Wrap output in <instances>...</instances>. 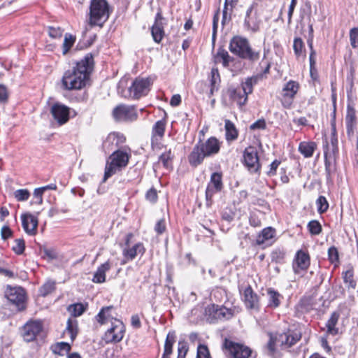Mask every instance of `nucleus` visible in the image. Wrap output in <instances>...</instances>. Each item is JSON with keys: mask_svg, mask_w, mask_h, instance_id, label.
<instances>
[{"mask_svg": "<svg viewBox=\"0 0 358 358\" xmlns=\"http://www.w3.org/2000/svg\"><path fill=\"white\" fill-rule=\"evenodd\" d=\"M244 162L248 170L251 172H257L259 168V157L257 149L250 146L246 148L244 154Z\"/></svg>", "mask_w": 358, "mask_h": 358, "instance_id": "obj_15", "label": "nucleus"}, {"mask_svg": "<svg viewBox=\"0 0 358 358\" xmlns=\"http://www.w3.org/2000/svg\"><path fill=\"white\" fill-rule=\"evenodd\" d=\"M155 230L157 234H162L165 231L166 222L164 219H161L157 222L155 227Z\"/></svg>", "mask_w": 358, "mask_h": 358, "instance_id": "obj_58", "label": "nucleus"}, {"mask_svg": "<svg viewBox=\"0 0 358 358\" xmlns=\"http://www.w3.org/2000/svg\"><path fill=\"white\" fill-rule=\"evenodd\" d=\"M33 194L34 197L36 199L35 203L38 204H42L43 193L40 190V189L36 188L34 191Z\"/></svg>", "mask_w": 358, "mask_h": 358, "instance_id": "obj_62", "label": "nucleus"}, {"mask_svg": "<svg viewBox=\"0 0 358 358\" xmlns=\"http://www.w3.org/2000/svg\"><path fill=\"white\" fill-rule=\"evenodd\" d=\"M324 145V165L327 178H330L334 171V166L338 157V138L335 133H332L330 142L326 141Z\"/></svg>", "mask_w": 358, "mask_h": 358, "instance_id": "obj_5", "label": "nucleus"}, {"mask_svg": "<svg viewBox=\"0 0 358 358\" xmlns=\"http://www.w3.org/2000/svg\"><path fill=\"white\" fill-rule=\"evenodd\" d=\"M151 81L149 78H137L129 87L125 97L138 99L141 96L147 95L150 91Z\"/></svg>", "mask_w": 358, "mask_h": 358, "instance_id": "obj_7", "label": "nucleus"}, {"mask_svg": "<svg viewBox=\"0 0 358 358\" xmlns=\"http://www.w3.org/2000/svg\"><path fill=\"white\" fill-rule=\"evenodd\" d=\"M258 76H252L248 78L246 80L242 83V87H240L246 94L248 96L249 94L252 92L253 85H256L259 80Z\"/></svg>", "mask_w": 358, "mask_h": 358, "instance_id": "obj_33", "label": "nucleus"}, {"mask_svg": "<svg viewBox=\"0 0 358 358\" xmlns=\"http://www.w3.org/2000/svg\"><path fill=\"white\" fill-rule=\"evenodd\" d=\"M304 44L301 38H295L294 40L293 49L296 57L301 56L303 52Z\"/></svg>", "mask_w": 358, "mask_h": 358, "instance_id": "obj_46", "label": "nucleus"}, {"mask_svg": "<svg viewBox=\"0 0 358 358\" xmlns=\"http://www.w3.org/2000/svg\"><path fill=\"white\" fill-rule=\"evenodd\" d=\"M25 249V243L22 238H17L14 241V244L12 247L13 251L16 255H22Z\"/></svg>", "mask_w": 358, "mask_h": 358, "instance_id": "obj_40", "label": "nucleus"}, {"mask_svg": "<svg viewBox=\"0 0 358 358\" xmlns=\"http://www.w3.org/2000/svg\"><path fill=\"white\" fill-rule=\"evenodd\" d=\"M225 136L227 141H232L237 138L238 131L234 124L229 120H226L224 122Z\"/></svg>", "mask_w": 358, "mask_h": 358, "instance_id": "obj_31", "label": "nucleus"}, {"mask_svg": "<svg viewBox=\"0 0 358 358\" xmlns=\"http://www.w3.org/2000/svg\"><path fill=\"white\" fill-rule=\"evenodd\" d=\"M145 198L148 201L152 203H155L157 200V193L156 189L154 188L150 189L145 194Z\"/></svg>", "mask_w": 358, "mask_h": 358, "instance_id": "obj_56", "label": "nucleus"}, {"mask_svg": "<svg viewBox=\"0 0 358 358\" xmlns=\"http://www.w3.org/2000/svg\"><path fill=\"white\" fill-rule=\"evenodd\" d=\"M301 338L300 333H292V334H281L279 335L278 341L281 343L282 345H285L288 347H290L295 344Z\"/></svg>", "mask_w": 358, "mask_h": 358, "instance_id": "obj_25", "label": "nucleus"}, {"mask_svg": "<svg viewBox=\"0 0 358 358\" xmlns=\"http://www.w3.org/2000/svg\"><path fill=\"white\" fill-rule=\"evenodd\" d=\"M219 20V10L214 15L213 20V38H215L217 29V24Z\"/></svg>", "mask_w": 358, "mask_h": 358, "instance_id": "obj_61", "label": "nucleus"}, {"mask_svg": "<svg viewBox=\"0 0 358 358\" xmlns=\"http://www.w3.org/2000/svg\"><path fill=\"white\" fill-rule=\"evenodd\" d=\"M309 231L313 235H318L322 231V226L317 220H312L308 224Z\"/></svg>", "mask_w": 358, "mask_h": 358, "instance_id": "obj_44", "label": "nucleus"}, {"mask_svg": "<svg viewBox=\"0 0 358 358\" xmlns=\"http://www.w3.org/2000/svg\"><path fill=\"white\" fill-rule=\"evenodd\" d=\"M43 325L40 321L31 320L23 327L22 335L24 341L30 342L34 341L36 336L42 331Z\"/></svg>", "mask_w": 358, "mask_h": 358, "instance_id": "obj_13", "label": "nucleus"}, {"mask_svg": "<svg viewBox=\"0 0 358 358\" xmlns=\"http://www.w3.org/2000/svg\"><path fill=\"white\" fill-rule=\"evenodd\" d=\"M278 341V338H274L272 335L270 336V339H269V341L267 344V349L268 350V351L270 352V353H273L274 351H275V341Z\"/></svg>", "mask_w": 358, "mask_h": 358, "instance_id": "obj_63", "label": "nucleus"}, {"mask_svg": "<svg viewBox=\"0 0 358 358\" xmlns=\"http://www.w3.org/2000/svg\"><path fill=\"white\" fill-rule=\"evenodd\" d=\"M66 331L70 335L72 341L75 339L78 334L77 321L69 319L67 321Z\"/></svg>", "mask_w": 358, "mask_h": 358, "instance_id": "obj_37", "label": "nucleus"}, {"mask_svg": "<svg viewBox=\"0 0 358 358\" xmlns=\"http://www.w3.org/2000/svg\"><path fill=\"white\" fill-rule=\"evenodd\" d=\"M280 164V162L279 160H274L271 164L269 170L267 171V175L269 176H275L276 173V170L279 165Z\"/></svg>", "mask_w": 358, "mask_h": 358, "instance_id": "obj_59", "label": "nucleus"}, {"mask_svg": "<svg viewBox=\"0 0 358 358\" xmlns=\"http://www.w3.org/2000/svg\"><path fill=\"white\" fill-rule=\"evenodd\" d=\"M43 252L50 259H55L57 257V252L52 249H45Z\"/></svg>", "mask_w": 358, "mask_h": 358, "instance_id": "obj_64", "label": "nucleus"}, {"mask_svg": "<svg viewBox=\"0 0 358 358\" xmlns=\"http://www.w3.org/2000/svg\"><path fill=\"white\" fill-rule=\"evenodd\" d=\"M145 252V248L143 245L141 243H136L132 248L129 249H124L123 255L125 257L129 259H134L138 255H143Z\"/></svg>", "mask_w": 358, "mask_h": 358, "instance_id": "obj_30", "label": "nucleus"}, {"mask_svg": "<svg viewBox=\"0 0 358 358\" xmlns=\"http://www.w3.org/2000/svg\"><path fill=\"white\" fill-rule=\"evenodd\" d=\"M196 358H211L207 346L204 345L198 346Z\"/></svg>", "mask_w": 358, "mask_h": 358, "instance_id": "obj_52", "label": "nucleus"}, {"mask_svg": "<svg viewBox=\"0 0 358 358\" xmlns=\"http://www.w3.org/2000/svg\"><path fill=\"white\" fill-rule=\"evenodd\" d=\"M329 259L331 262L334 263L338 260V252L335 247H331L328 250Z\"/></svg>", "mask_w": 358, "mask_h": 358, "instance_id": "obj_57", "label": "nucleus"}, {"mask_svg": "<svg viewBox=\"0 0 358 358\" xmlns=\"http://www.w3.org/2000/svg\"><path fill=\"white\" fill-rule=\"evenodd\" d=\"M173 155L171 153V150L162 153L159 157V161L162 162L164 166L169 168L170 166V161L173 159Z\"/></svg>", "mask_w": 358, "mask_h": 358, "instance_id": "obj_45", "label": "nucleus"}, {"mask_svg": "<svg viewBox=\"0 0 358 358\" xmlns=\"http://www.w3.org/2000/svg\"><path fill=\"white\" fill-rule=\"evenodd\" d=\"M257 3L254 2L251 4L246 12L245 24L253 32L259 29L260 24V18L257 10Z\"/></svg>", "mask_w": 358, "mask_h": 358, "instance_id": "obj_16", "label": "nucleus"}, {"mask_svg": "<svg viewBox=\"0 0 358 358\" xmlns=\"http://www.w3.org/2000/svg\"><path fill=\"white\" fill-rule=\"evenodd\" d=\"M115 140H117V143L119 141L123 142L124 141V138L116 133L110 134L106 140L103 142V147H107L108 143H113Z\"/></svg>", "mask_w": 358, "mask_h": 358, "instance_id": "obj_50", "label": "nucleus"}, {"mask_svg": "<svg viewBox=\"0 0 358 358\" xmlns=\"http://www.w3.org/2000/svg\"><path fill=\"white\" fill-rule=\"evenodd\" d=\"M206 313H209L210 314L213 313V318L220 320L229 319L232 316L231 311L229 309L226 308L225 307H215L214 305L208 306L206 308Z\"/></svg>", "mask_w": 358, "mask_h": 358, "instance_id": "obj_23", "label": "nucleus"}, {"mask_svg": "<svg viewBox=\"0 0 358 358\" xmlns=\"http://www.w3.org/2000/svg\"><path fill=\"white\" fill-rule=\"evenodd\" d=\"M90 23L91 25H100L108 16V6L105 0H92L90 5Z\"/></svg>", "mask_w": 358, "mask_h": 358, "instance_id": "obj_6", "label": "nucleus"}, {"mask_svg": "<svg viewBox=\"0 0 358 358\" xmlns=\"http://www.w3.org/2000/svg\"><path fill=\"white\" fill-rule=\"evenodd\" d=\"M266 128V122L264 120H258L250 125V129H264Z\"/></svg>", "mask_w": 358, "mask_h": 358, "instance_id": "obj_60", "label": "nucleus"}, {"mask_svg": "<svg viewBox=\"0 0 358 358\" xmlns=\"http://www.w3.org/2000/svg\"><path fill=\"white\" fill-rule=\"evenodd\" d=\"M244 302L247 308L250 309H258L259 308V297L256 293H255L251 287H248L245 289L244 293Z\"/></svg>", "mask_w": 358, "mask_h": 358, "instance_id": "obj_22", "label": "nucleus"}, {"mask_svg": "<svg viewBox=\"0 0 358 358\" xmlns=\"http://www.w3.org/2000/svg\"><path fill=\"white\" fill-rule=\"evenodd\" d=\"M93 66V57L87 54L72 69L66 71L62 79L64 90H80L85 86Z\"/></svg>", "mask_w": 358, "mask_h": 358, "instance_id": "obj_1", "label": "nucleus"}, {"mask_svg": "<svg viewBox=\"0 0 358 358\" xmlns=\"http://www.w3.org/2000/svg\"><path fill=\"white\" fill-rule=\"evenodd\" d=\"M76 41V37L70 34H66L62 45L63 55H66Z\"/></svg>", "mask_w": 358, "mask_h": 358, "instance_id": "obj_36", "label": "nucleus"}, {"mask_svg": "<svg viewBox=\"0 0 358 358\" xmlns=\"http://www.w3.org/2000/svg\"><path fill=\"white\" fill-rule=\"evenodd\" d=\"M217 58L222 59V64L224 66H227L229 63L231 61V57L228 52L224 49H220L217 54Z\"/></svg>", "mask_w": 358, "mask_h": 358, "instance_id": "obj_48", "label": "nucleus"}, {"mask_svg": "<svg viewBox=\"0 0 358 358\" xmlns=\"http://www.w3.org/2000/svg\"><path fill=\"white\" fill-rule=\"evenodd\" d=\"M113 309L112 306L103 307L96 316V320L101 324H106L108 322H114L115 319L110 312Z\"/></svg>", "mask_w": 358, "mask_h": 358, "instance_id": "obj_28", "label": "nucleus"}, {"mask_svg": "<svg viewBox=\"0 0 358 358\" xmlns=\"http://www.w3.org/2000/svg\"><path fill=\"white\" fill-rule=\"evenodd\" d=\"M227 94L231 101L236 102L240 107L244 106L248 100V95L240 87H230L227 90Z\"/></svg>", "mask_w": 358, "mask_h": 358, "instance_id": "obj_21", "label": "nucleus"}, {"mask_svg": "<svg viewBox=\"0 0 358 358\" xmlns=\"http://www.w3.org/2000/svg\"><path fill=\"white\" fill-rule=\"evenodd\" d=\"M13 236V231L7 226H3L1 229V237L3 241H6Z\"/></svg>", "mask_w": 358, "mask_h": 358, "instance_id": "obj_55", "label": "nucleus"}, {"mask_svg": "<svg viewBox=\"0 0 358 358\" xmlns=\"http://www.w3.org/2000/svg\"><path fill=\"white\" fill-rule=\"evenodd\" d=\"M268 297V306L277 308L280 303L281 295L274 289L270 288L267 290Z\"/></svg>", "mask_w": 358, "mask_h": 358, "instance_id": "obj_32", "label": "nucleus"}, {"mask_svg": "<svg viewBox=\"0 0 358 358\" xmlns=\"http://www.w3.org/2000/svg\"><path fill=\"white\" fill-rule=\"evenodd\" d=\"M50 112L59 125H62L69 121L70 108L66 106L56 103L52 106Z\"/></svg>", "mask_w": 358, "mask_h": 358, "instance_id": "obj_17", "label": "nucleus"}, {"mask_svg": "<svg viewBox=\"0 0 358 358\" xmlns=\"http://www.w3.org/2000/svg\"><path fill=\"white\" fill-rule=\"evenodd\" d=\"M350 45L353 48L358 47V27H354L350 31Z\"/></svg>", "mask_w": 358, "mask_h": 358, "instance_id": "obj_49", "label": "nucleus"}, {"mask_svg": "<svg viewBox=\"0 0 358 358\" xmlns=\"http://www.w3.org/2000/svg\"><path fill=\"white\" fill-rule=\"evenodd\" d=\"M316 148V144L314 142L303 141L299 143V151L304 157H311Z\"/></svg>", "mask_w": 358, "mask_h": 358, "instance_id": "obj_29", "label": "nucleus"}, {"mask_svg": "<svg viewBox=\"0 0 358 358\" xmlns=\"http://www.w3.org/2000/svg\"><path fill=\"white\" fill-rule=\"evenodd\" d=\"M174 337L169 334L166 336V339L164 345V352L162 358H169V356L172 353V348L174 343Z\"/></svg>", "mask_w": 358, "mask_h": 358, "instance_id": "obj_35", "label": "nucleus"}, {"mask_svg": "<svg viewBox=\"0 0 358 358\" xmlns=\"http://www.w3.org/2000/svg\"><path fill=\"white\" fill-rule=\"evenodd\" d=\"M14 196L17 201H25L29 199L30 193L27 189H20L14 192Z\"/></svg>", "mask_w": 358, "mask_h": 358, "instance_id": "obj_43", "label": "nucleus"}, {"mask_svg": "<svg viewBox=\"0 0 358 358\" xmlns=\"http://www.w3.org/2000/svg\"><path fill=\"white\" fill-rule=\"evenodd\" d=\"M8 300L16 305L19 310L24 308L25 291L20 287H10L6 292Z\"/></svg>", "mask_w": 358, "mask_h": 358, "instance_id": "obj_12", "label": "nucleus"}, {"mask_svg": "<svg viewBox=\"0 0 358 358\" xmlns=\"http://www.w3.org/2000/svg\"><path fill=\"white\" fill-rule=\"evenodd\" d=\"M300 88L299 83L294 80L288 81L282 90V104L285 108H289L293 100Z\"/></svg>", "mask_w": 358, "mask_h": 358, "instance_id": "obj_8", "label": "nucleus"}, {"mask_svg": "<svg viewBox=\"0 0 358 358\" xmlns=\"http://www.w3.org/2000/svg\"><path fill=\"white\" fill-rule=\"evenodd\" d=\"M124 332V327L123 323L117 319L112 322V327L107 330L105 334V339L107 342H118L120 341Z\"/></svg>", "mask_w": 358, "mask_h": 358, "instance_id": "obj_14", "label": "nucleus"}, {"mask_svg": "<svg viewBox=\"0 0 358 358\" xmlns=\"http://www.w3.org/2000/svg\"><path fill=\"white\" fill-rule=\"evenodd\" d=\"M68 310L73 316L78 317L84 313L85 308L82 303H76L69 306Z\"/></svg>", "mask_w": 358, "mask_h": 358, "instance_id": "obj_41", "label": "nucleus"}, {"mask_svg": "<svg viewBox=\"0 0 358 358\" xmlns=\"http://www.w3.org/2000/svg\"><path fill=\"white\" fill-rule=\"evenodd\" d=\"M165 19L162 17L161 12L156 14L155 20L151 28V33L153 40L159 43L164 36V27L166 24Z\"/></svg>", "mask_w": 358, "mask_h": 358, "instance_id": "obj_20", "label": "nucleus"}, {"mask_svg": "<svg viewBox=\"0 0 358 358\" xmlns=\"http://www.w3.org/2000/svg\"><path fill=\"white\" fill-rule=\"evenodd\" d=\"M55 288V282L52 281L46 282L40 289V293L42 296H46L51 293Z\"/></svg>", "mask_w": 358, "mask_h": 358, "instance_id": "obj_47", "label": "nucleus"}, {"mask_svg": "<svg viewBox=\"0 0 358 358\" xmlns=\"http://www.w3.org/2000/svg\"><path fill=\"white\" fill-rule=\"evenodd\" d=\"M113 115L117 121H134L138 115L134 106L120 105L114 108Z\"/></svg>", "mask_w": 358, "mask_h": 358, "instance_id": "obj_9", "label": "nucleus"}, {"mask_svg": "<svg viewBox=\"0 0 358 358\" xmlns=\"http://www.w3.org/2000/svg\"><path fill=\"white\" fill-rule=\"evenodd\" d=\"M188 347L185 342H179L178 347V358H185Z\"/></svg>", "mask_w": 358, "mask_h": 358, "instance_id": "obj_53", "label": "nucleus"}, {"mask_svg": "<svg viewBox=\"0 0 358 358\" xmlns=\"http://www.w3.org/2000/svg\"><path fill=\"white\" fill-rule=\"evenodd\" d=\"M221 143L215 137H210L204 142L199 141L188 157L189 163L195 167L199 166L206 157L217 155Z\"/></svg>", "mask_w": 358, "mask_h": 358, "instance_id": "obj_2", "label": "nucleus"}, {"mask_svg": "<svg viewBox=\"0 0 358 358\" xmlns=\"http://www.w3.org/2000/svg\"><path fill=\"white\" fill-rule=\"evenodd\" d=\"M223 184L222 180V175L217 172L212 173L210 180L208 184L206 190V197L207 201L211 200L215 193L220 192L222 189Z\"/></svg>", "mask_w": 358, "mask_h": 358, "instance_id": "obj_18", "label": "nucleus"}, {"mask_svg": "<svg viewBox=\"0 0 358 358\" xmlns=\"http://www.w3.org/2000/svg\"><path fill=\"white\" fill-rule=\"evenodd\" d=\"M38 214L39 213H37L36 215H34L29 213H27L21 215L22 225L27 234L34 236L37 233Z\"/></svg>", "mask_w": 358, "mask_h": 358, "instance_id": "obj_19", "label": "nucleus"}, {"mask_svg": "<svg viewBox=\"0 0 358 358\" xmlns=\"http://www.w3.org/2000/svg\"><path fill=\"white\" fill-rule=\"evenodd\" d=\"M130 157L131 150L129 148H123L113 152L110 156V162H108L106 166L103 182L117 171L125 168L129 163Z\"/></svg>", "mask_w": 358, "mask_h": 358, "instance_id": "obj_3", "label": "nucleus"}, {"mask_svg": "<svg viewBox=\"0 0 358 358\" xmlns=\"http://www.w3.org/2000/svg\"><path fill=\"white\" fill-rule=\"evenodd\" d=\"M64 30L60 27H49L48 35L52 38H60L63 35Z\"/></svg>", "mask_w": 358, "mask_h": 358, "instance_id": "obj_51", "label": "nucleus"}, {"mask_svg": "<svg viewBox=\"0 0 358 358\" xmlns=\"http://www.w3.org/2000/svg\"><path fill=\"white\" fill-rule=\"evenodd\" d=\"M344 282L348 285V287L355 289L356 287V282L354 280L353 271L351 269L347 270L343 273Z\"/></svg>", "mask_w": 358, "mask_h": 358, "instance_id": "obj_38", "label": "nucleus"}, {"mask_svg": "<svg viewBox=\"0 0 358 358\" xmlns=\"http://www.w3.org/2000/svg\"><path fill=\"white\" fill-rule=\"evenodd\" d=\"M340 315L337 312H334L329 319L326 323L327 334L329 335L335 336L338 333V329L336 327V324L339 320Z\"/></svg>", "mask_w": 358, "mask_h": 358, "instance_id": "obj_27", "label": "nucleus"}, {"mask_svg": "<svg viewBox=\"0 0 358 358\" xmlns=\"http://www.w3.org/2000/svg\"><path fill=\"white\" fill-rule=\"evenodd\" d=\"M317 211L322 214L326 212L329 208V203L324 196H320L316 201Z\"/></svg>", "mask_w": 358, "mask_h": 358, "instance_id": "obj_42", "label": "nucleus"}, {"mask_svg": "<svg viewBox=\"0 0 358 358\" xmlns=\"http://www.w3.org/2000/svg\"><path fill=\"white\" fill-rule=\"evenodd\" d=\"M224 348L229 352L233 358H248L252 353L248 347L228 339L224 340Z\"/></svg>", "mask_w": 358, "mask_h": 358, "instance_id": "obj_10", "label": "nucleus"}, {"mask_svg": "<svg viewBox=\"0 0 358 358\" xmlns=\"http://www.w3.org/2000/svg\"><path fill=\"white\" fill-rule=\"evenodd\" d=\"M211 92L215 88L216 85L220 81L219 72L217 69H212L211 70Z\"/></svg>", "mask_w": 358, "mask_h": 358, "instance_id": "obj_54", "label": "nucleus"}, {"mask_svg": "<svg viewBox=\"0 0 358 358\" xmlns=\"http://www.w3.org/2000/svg\"><path fill=\"white\" fill-rule=\"evenodd\" d=\"M275 236V229L269 227L264 228L261 233L257 236L256 243L257 245H261L266 243L267 241L273 239Z\"/></svg>", "mask_w": 358, "mask_h": 358, "instance_id": "obj_26", "label": "nucleus"}, {"mask_svg": "<svg viewBox=\"0 0 358 358\" xmlns=\"http://www.w3.org/2000/svg\"><path fill=\"white\" fill-rule=\"evenodd\" d=\"M71 346L69 343L61 342L55 345L53 348V352L60 355H64L69 352Z\"/></svg>", "mask_w": 358, "mask_h": 358, "instance_id": "obj_39", "label": "nucleus"}, {"mask_svg": "<svg viewBox=\"0 0 358 358\" xmlns=\"http://www.w3.org/2000/svg\"><path fill=\"white\" fill-rule=\"evenodd\" d=\"M310 266V256L303 250H299L295 255L292 263V268L295 274H301L306 271Z\"/></svg>", "mask_w": 358, "mask_h": 358, "instance_id": "obj_11", "label": "nucleus"}, {"mask_svg": "<svg viewBox=\"0 0 358 358\" xmlns=\"http://www.w3.org/2000/svg\"><path fill=\"white\" fill-rule=\"evenodd\" d=\"M111 268V263L110 261H107L105 263L101 264L95 271L92 282L94 283H103L106 282V273Z\"/></svg>", "mask_w": 358, "mask_h": 358, "instance_id": "obj_24", "label": "nucleus"}, {"mask_svg": "<svg viewBox=\"0 0 358 358\" xmlns=\"http://www.w3.org/2000/svg\"><path fill=\"white\" fill-rule=\"evenodd\" d=\"M229 48L231 53L252 62H257L260 57L259 52L252 50L248 41L238 36L231 39Z\"/></svg>", "mask_w": 358, "mask_h": 358, "instance_id": "obj_4", "label": "nucleus"}, {"mask_svg": "<svg viewBox=\"0 0 358 358\" xmlns=\"http://www.w3.org/2000/svg\"><path fill=\"white\" fill-rule=\"evenodd\" d=\"M166 123L164 120L157 121L152 128V140L157 136L160 138L164 135Z\"/></svg>", "mask_w": 358, "mask_h": 358, "instance_id": "obj_34", "label": "nucleus"}]
</instances>
